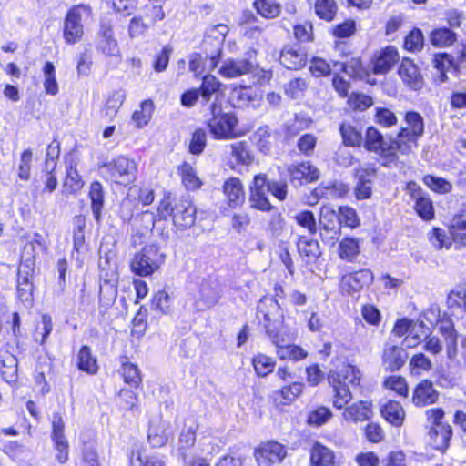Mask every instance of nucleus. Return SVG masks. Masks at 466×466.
<instances>
[{"label":"nucleus","instance_id":"1","mask_svg":"<svg viewBox=\"0 0 466 466\" xmlns=\"http://www.w3.org/2000/svg\"><path fill=\"white\" fill-rule=\"evenodd\" d=\"M256 318L258 325L271 343H278L288 332L284 314L278 300L268 296L261 298L257 306Z\"/></svg>","mask_w":466,"mask_h":466},{"label":"nucleus","instance_id":"2","mask_svg":"<svg viewBox=\"0 0 466 466\" xmlns=\"http://www.w3.org/2000/svg\"><path fill=\"white\" fill-rule=\"evenodd\" d=\"M328 381L333 389V406L340 410L352 399L351 390L360 385V372L353 365H343L339 370L329 371Z\"/></svg>","mask_w":466,"mask_h":466},{"label":"nucleus","instance_id":"3","mask_svg":"<svg viewBox=\"0 0 466 466\" xmlns=\"http://www.w3.org/2000/svg\"><path fill=\"white\" fill-rule=\"evenodd\" d=\"M400 145L398 137H384L383 135L375 127L367 128L365 137L363 138V147L369 151L376 154L380 157L381 166L386 167H397L399 162V154H400Z\"/></svg>","mask_w":466,"mask_h":466},{"label":"nucleus","instance_id":"4","mask_svg":"<svg viewBox=\"0 0 466 466\" xmlns=\"http://www.w3.org/2000/svg\"><path fill=\"white\" fill-rule=\"evenodd\" d=\"M160 218L166 219L172 217L174 225L178 229H185L192 227L196 220V208L188 198H181L173 203L171 198L165 197L157 208Z\"/></svg>","mask_w":466,"mask_h":466},{"label":"nucleus","instance_id":"5","mask_svg":"<svg viewBox=\"0 0 466 466\" xmlns=\"http://www.w3.org/2000/svg\"><path fill=\"white\" fill-rule=\"evenodd\" d=\"M333 218H337L340 225L350 228H356L360 226V219L356 210L350 207H340L338 213L334 210H322L319 219V225L321 230L324 232L320 233L322 241H326L330 245L335 243L338 239V231L335 229L334 225H330Z\"/></svg>","mask_w":466,"mask_h":466},{"label":"nucleus","instance_id":"6","mask_svg":"<svg viewBox=\"0 0 466 466\" xmlns=\"http://www.w3.org/2000/svg\"><path fill=\"white\" fill-rule=\"evenodd\" d=\"M210 117L206 122L209 131L216 139H231L236 137L235 127L238 118L234 113H225L221 104L214 101L208 107Z\"/></svg>","mask_w":466,"mask_h":466},{"label":"nucleus","instance_id":"7","mask_svg":"<svg viewBox=\"0 0 466 466\" xmlns=\"http://www.w3.org/2000/svg\"><path fill=\"white\" fill-rule=\"evenodd\" d=\"M404 121L407 126L400 128L397 137L400 143V155L407 156L418 147V139L424 135V119L416 111H407Z\"/></svg>","mask_w":466,"mask_h":466},{"label":"nucleus","instance_id":"8","mask_svg":"<svg viewBox=\"0 0 466 466\" xmlns=\"http://www.w3.org/2000/svg\"><path fill=\"white\" fill-rule=\"evenodd\" d=\"M91 15L89 5L80 4L66 13L63 24V38L68 45L80 42L84 36V24Z\"/></svg>","mask_w":466,"mask_h":466},{"label":"nucleus","instance_id":"9","mask_svg":"<svg viewBox=\"0 0 466 466\" xmlns=\"http://www.w3.org/2000/svg\"><path fill=\"white\" fill-rule=\"evenodd\" d=\"M165 261V255L155 244L145 246L136 253L130 262L133 273L140 277H147L159 269Z\"/></svg>","mask_w":466,"mask_h":466},{"label":"nucleus","instance_id":"10","mask_svg":"<svg viewBox=\"0 0 466 466\" xmlns=\"http://www.w3.org/2000/svg\"><path fill=\"white\" fill-rule=\"evenodd\" d=\"M102 170L106 179L124 186L134 182L137 173L136 162L123 156L104 164Z\"/></svg>","mask_w":466,"mask_h":466},{"label":"nucleus","instance_id":"11","mask_svg":"<svg viewBox=\"0 0 466 466\" xmlns=\"http://www.w3.org/2000/svg\"><path fill=\"white\" fill-rule=\"evenodd\" d=\"M246 55L247 57L225 60L219 68V74L226 78H236L253 73L258 66L256 61L253 60L256 51L251 49Z\"/></svg>","mask_w":466,"mask_h":466},{"label":"nucleus","instance_id":"12","mask_svg":"<svg viewBox=\"0 0 466 466\" xmlns=\"http://www.w3.org/2000/svg\"><path fill=\"white\" fill-rule=\"evenodd\" d=\"M410 199L414 201V209L423 220L430 221L435 217L432 200L429 195L414 181L407 184Z\"/></svg>","mask_w":466,"mask_h":466},{"label":"nucleus","instance_id":"13","mask_svg":"<svg viewBox=\"0 0 466 466\" xmlns=\"http://www.w3.org/2000/svg\"><path fill=\"white\" fill-rule=\"evenodd\" d=\"M254 455L259 466H274L283 461L287 450L279 442L268 441L257 449Z\"/></svg>","mask_w":466,"mask_h":466},{"label":"nucleus","instance_id":"14","mask_svg":"<svg viewBox=\"0 0 466 466\" xmlns=\"http://www.w3.org/2000/svg\"><path fill=\"white\" fill-rule=\"evenodd\" d=\"M288 172L290 182L295 187L317 181L319 178V170L309 161L292 164L289 167Z\"/></svg>","mask_w":466,"mask_h":466},{"label":"nucleus","instance_id":"15","mask_svg":"<svg viewBox=\"0 0 466 466\" xmlns=\"http://www.w3.org/2000/svg\"><path fill=\"white\" fill-rule=\"evenodd\" d=\"M96 48L106 56H117L120 53L112 25L108 21L102 20L100 22Z\"/></svg>","mask_w":466,"mask_h":466},{"label":"nucleus","instance_id":"16","mask_svg":"<svg viewBox=\"0 0 466 466\" xmlns=\"http://www.w3.org/2000/svg\"><path fill=\"white\" fill-rule=\"evenodd\" d=\"M65 424L60 414L54 413L52 419V440L55 443L56 460L65 463L68 460V443L64 435Z\"/></svg>","mask_w":466,"mask_h":466},{"label":"nucleus","instance_id":"17","mask_svg":"<svg viewBox=\"0 0 466 466\" xmlns=\"http://www.w3.org/2000/svg\"><path fill=\"white\" fill-rule=\"evenodd\" d=\"M279 62L289 70H298L305 66L307 53L303 48L295 45L285 46L281 50Z\"/></svg>","mask_w":466,"mask_h":466},{"label":"nucleus","instance_id":"18","mask_svg":"<svg viewBox=\"0 0 466 466\" xmlns=\"http://www.w3.org/2000/svg\"><path fill=\"white\" fill-rule=\"evenodd\" d=\"M293 337L288 332L284 333L278 343H272L276 347V352L280 360H301L308 356V353L299 346L291 345L289 342Z\"/></svg>","mask_w":466,"mask_h":466},{"label":"nucleus","instance_id":"19","mask_svg":"<svg viewBox=\"0 0 466 466\" xmlns=\"http://www.w3.org/2000/svg\"><path fill=\"white\" fill-rule=\"evenodd\" d=\"M408 353L402 347L396 346L390 342L385 344L382 360L386 369L395 371L400 370L406 362Z\"/></svg>","mask_w":466,"mask_h":466},{"label":"nucleus","instance_id":"20","mask_svg":"<svg viewBox=\"0 0 466 466\" xmlns=\"http://www.w3.org/2000/svg\"><path fill=\"white\" fill-rule=\"evenodd\" d=\"M399 54L394 46H387L374 56L371 64L375 74H385L398 62Z\"/></svg>","mask_w":466,"mask_h":466},{"label":"nucleus","instance_id":"21","mask_svg":"<svg viewBox=\"0 0 466 466\" xmlns=\"http://www.w3.org/2000/svg\"><path fill=\"white\" fill-rule=\"evenodd\" d=\"M439 392L434 389L431 381L423 380L414 389L412 401L416 406L433 404L438 400Z\"/></svg>","mask_w":466,"mask_h":466},{"label":"nucleus","instance_id":"22","mask_svg":"<svg viewBox=\"0 0 466 466\" xmlns=\"http://www.w3.org/2000/svg\"><path fill=\"white\" fill-rule=\"evenodd\" d=\"M372 280L373 274L370 269H360L344 276L342 279V288L350 293L370 285Z\"/></svg>","mask_w":466,"mask_h":466},{"label":"nucleus","instance_id":"23","mask_svg":"<svg viewBox=\"0 0 466 466\" xmlns=\"http://www.w3.org/2000/svg\"><path fill=\"white\" fill-rule=\"evenodd\" d=\"M430 443L437 451L444 452L449 447L452 436V430L449 424L431 426L430 431Z\"/></svg>","mask_w":466,"mask_h":466},{"label":"nucleus","instance_id":"24","mask_svg":"<svg viewBox=\"0 0 466 466\" xmlns=\"http://www.w3.org/2000/svg\"><path fill=\"white\" fill-rule=\"evenodd\" d=\"M399 75L405 84L414 90L422 87V77L419 73L417 66L409 59L401 62L399 68Z\"/></svg>","mask_w":466,"mask_h":466},{"label":"nucleus","instance_id":"25","mask_svg":"<svg viewBox=\"0 0 466 466\" xmlns=\"http://www.w3.org/2000/svg\"><path fill=\"white\" fill-rule=\"evenodd\" d=\"M223 191L232 208L241 206L245 201V194L241 181L237 177H231L225 181Z\"/></svg>","mask_w":466,"mask_h":466},{"label":"nucleus","instance_id":"26","mask_svg":"<svg viewBox=\"0 0 466 466\" xmlns=\"http://www.w3.org/2000/svg\"><path fill=\"white\" fill-rule=\"evenodd\" d=\"M371 403L363 400L346 407L343 412V417L346 420H352L354 422L368 420L371 418Z\"/></svg>","mask_w":466,"mask_h":466},{"label":"nucleus","instance_id":"27","mask_svg":"<svg viewBox=\"0 0 466 466\" xmlns=\"http://www.w3.org/2000/svg\"><path fill=\"white\" fill-rule=\"evenodd\" d=\"M147 440L154 448L164 446L168 441L166 423L161 419L151 420L147 431Z\"/></svg>","mask_w":466,"mask_h":466},{"label":"nucleus","instance_id":"28","mask_svg":"<svg viewBox=\"0 0 466 466\" xmlns=\"http://www.w3.org/2000/svg\"><path fill=\"white\" fill-rule=\"evenodd\" d=\"M104 195L102 184L98 181L92 182L88 196L91 200V209L96 224H100L102 220Z\"/></svg>","mask_w":466,"mask_h":466},{"label":"nucleus","instance_id":"29","mask_svg":"<svg viewBox=\"0 0 466 466\" xmlns=\"http://www.w3.org/2000/svg\"><path fill=\"white\" fill-rule=\"evenodd\" d=\"M335 455L328 447L317 442L310 451V462L312 466H333Z\"/></svg>","mask_w":466,"mask_h":466},{"label":"nucleus","instance_id":"30","mask_svg":"<svg viewBox=\"0 0 466 466\" xmlns=\"http://www.w3.org/2000/svg\"><path fill=\"white\" fill-rule=\"evenodd\" d=\"M450 234L456 244L466 246V209L453 217L450 225Z\"/></svg>","mask_w":466,"mask_h":466},{"label":"nucleus","instance_id":"31","mask_svg":"<svg viewBox=\"0 0 466 466\" xmlns=\"http://www.w3.org/2000/svg\"><path fill=\"white\" fill-rule=\"evenodd\" d=\"M198 425L195 419L187 418L185 420L184 427L180 432L178 441V451H182L194 446L196 442V431Z\"/></svg>","mask_w":466,"mask_h":466},{"label":"nucleus","instance_id":"32","mask_svg":"<svg viewBox=\"0 0 466 466\" xmlns=\"http://www.w3.org/2000/svg\"><path fill=\"white\" fill-rule=\"evenodd\" d=\"M256 93L249 87L239 86L233 88L229 101L234 107H244L255 100Z\"/></svg>","mask_w":466,"mask_h":466},{"label":"nucleus","instance_id":"33","mask_svg":"<svg viewBox=\"0 0 466 466\" xmlns=\"http://www.w3.org/2000/svg\"><path fill=\"white\" fill-rule=\"evenodd\" d=\"M333 68H339L352 78L362 79L365 76V70L360 58H351L347 62L331 61Z\"/></svg>","mask_w":466,"mask_h":466},{"label":"nucleus","instance_id":"34","mask_svg":"<svg viewBox=\"0 0 466 466\" xmlns=\"http://www.w3.org/2000/svg\"><path fill=\"white\" fill-rule=\"evenodd\" d=\"M382 417L394 426H400L404 420V410L397 401H389L381 409Z\"/></svg>","mask_w":466,"mask_h":466},{"label":"nucleus","instance_id":"35","mask_svg":"<svg viewBox=\"0 0 466 466\" xmlns=\"http://www.w3.org/2000/svg\"><path fill=\"white\" fill-rule=\"evenodd\" d=\"M431 44L437 47H446L457 40L456 34L447 27L434 29L430 35Z\"/></svg>","mask_w":466,"mask_h":466},{"label":"nucleus","instance_id":"36","mask_svg":"<svg viewBox=\"0 0 466 466\" xmlns=\"http://www.w3.org/2000/svg\"><path fill=\"white\" fill-rule=\"evenodd\" d=\"M343 144L348 147H360L363 143L360 131L348 123H342L339 127Z\"/></svg>","mask_w":466,"mask_h":466},{"label":"nucleus","instance_id":"37","mask_svg":"<svg viewBox=\"0 0 466 466\" xmlns=\"http://www.w3.org/2000/svg\"><path fill=\"white\" fill-rule=\"evenodd\" d=\"M228 33V25L219 24L212 26L204 40V47L207 49L208 45H213L217 48H222L225 37Z\"/></svg>","mask_w":466,"mask_h":466},{"label":"nucleus","instance_id":"38","mask_svg":"<svg viewBox=\"0 0 466 466\" xmlns=\"http://www.w3.org/2000/svg\"><path fill=\"white\" fill-rule=\"evenodd\" d=\"M77 367L79 370L89 374H95L97 371L96 360L92 356L88 346H83L77 356Z\"/></svg>","mask_w":466,"mask_h":466},{"label":"nucleus","instance_id":"39","mask_svg":"<svg viewBox=\"0 0 466 466\" xmlns=\"http://www.w3.org/2000/svg\"><path fill=\"white\" fill-rule=\"evenodd\" d=\"M297 246L299 253L309 259H315L320 254L319 242L305 236L299 237Z\"/></svg>","mask_w":466,"mask_h":466},{"label":"nucleus","instance_id":"40","mask_svg":"<svg viewBox=\"0 0 466 466\" xmlns=\"http://www.w3.org/2000/svg\"><path fill=\"white\" fill-rule=\"evenodd\" d=\"M304 385L300 382H294L281 390L274 392L275 400H279L280 404L286 405L293 401L303 390Z\"/></svg>","mask_w":466,"mask_h":466},{"label":"nucleus","instance_id":"41","mask_svg":"<svg viewBox=\"0 0 466 466\" xmlns=\"http://www.w3.org/2000/svg\"><path fill=\"white\" fill-rule=\"evenodd\" d=\"M83 185L84 183L81 179V177L76 168V164L71 161L66 165V177L65 179L64 187L68 193H76L82 188Z\"/></svg>","mask_w":466,"mask_h":466},{"label":"nucleus","instance_id":"42","mask_svg":"<svg viewBox=\"0 0 466 466\" xmlns=\"http://www.w3.org/2000/svg\"><path fill=\"white\" fill-rule=\"evenodd\" d=\"M178 171L182 178V183L187 189L196 190L200 187L201 182L198 177L195 169L189 163L184 162L178 167Z\"/></svg>","mask_w":466,"mask_h":466},{"label":"nucleus","instance_id":"43","mask_svg":"<svg viewBox=\"0 0 466 466\" xmlns=\"http://www.w3.org/2000/svg\"><path fill=\"white\" fill-rule=\"evenodd\" d=\"M433 66L441 73V81L447 80L446 71L451 68H457L455 58L447 53L436 54L433 57Z\"/></svg>","mask_w":466,"mask_h":466},{"label":"nucleus","instance_id":"44","mask_svg":"<svg viewBox=\"0 0 466 466\" xmlns=\"http://www.w3.org/2000/svg\"><path fill=\"white\" fill-rule=\"evenodd\" d=\"M230 148L231 155L238 163L249 166L254 161V156L246 142L240 141L234 143L230 146Z\"/></svg>","mask_w":466,"mask_h":466},{"label":"nucleus","instance_id":"45","mask_svg":"<svg viewBox=\"0 0 466 466\" xmlns=\"http://www.w3.org/2000/svg\"><path fill=\"white\" fill-rule=\"evenodd\" d=\"M360 253V242L354 238H344L339 242V257L348 261H352Z\"/></svg>","mask_w":466,"mask_h":466},{"label":"nucleus","instance_id":"46","mask_svg":"<svg viewBox=\"0 0 466 466\" xmlns=\"http://www.w3.org/2000/svg\"><path fill=\"white\" fill-rule=\"evenodd\" d=\"M125 100V95L121 91L114 92L106 100L103 114L108 120H112L117 114Z\"/></svg>","mask_w":466,"mask_h":466},{"label":"nucleus","instance_id":"47","mask_svg":"<svg viewBox=\"0 0 466 466\" xmlns=\"http://www.w3.org/2000/svg\"><path fill=\"white\" fill-rule=\"evenodd\" d=\"M254 5L258 13L268 19L279 16L281 12L280 5L272 0H257Z\"/></svg>","mask_w":466,"mask_h":466},{"label":"nucleus","instance_id":"48","mask_svg":"<svg viewBox=\"0 0 466 466\" xmlns=\"http://www.w3.org/2000/svg\"><path fill=\"white\" fill-rule=\"evenodd\" d=\"M121 374L124 381L132 387L137 388L141 383V375L138 367L131 362H123Z\"/></svg>","mask_w":466,"mask_h":466},{"label":"nucleus","instance_id":"49","mask_svg":"<svg viewBox=\"0 0 466 466\" xmlns=\"http://www.w3.org/2000/svg\"><path fill=\"white\" fill-rule=\"evenodd\" d=\"M422 180L429 188L438 194H447L452 189L451 183L442 177L427 175Z\"/></svg>","mask_w":466,"mask_h":466},{"label":"nucleus","instance_id":"50","mask_svg":"<svg viewBox=\"0 0 466 466\" xmlns=\"http://www.w3.org/2000/svg\"><path fill=\"white\" fill-rule=\"evenodd\" d=\"M219 87L220 82L214 76L206 75L203 76L200 89H198L203 101L208 103L211 96L218 91Z\"/></svg>","mask_w":466,"mask_h":466},{"label":"nucleus","instance_id":"51","mask_svg":"<svg viewBox=\"0 0 466 466\" xmlns=\"http://www.w3.org/2000/svg\"><path fill=\"white\" fill-rule=\"evenodd\" d=\"M447 304L449 309L453 310L452 314H455V311L464 312L466 308V290L464 289L451 290L448 295Z\"/></svg>","mask_w":466,"mask_h":466},{"label":"nucleus","instance_id":"52","mask_svg":"<svg viewBox=\"0 0 466 466\" xmlns=\"http://www.w3.org/2000/svg\"><path fill=\"white\" fill-rule=\"evenodd\" d=\"M154 109L153 102L150 100L143 101L140 109L136 110L132 115V119L138 127L146 126L151 118Z\"/></svg>","mask_w":466,"mask_h":466},{"label":"nucleus","instance_id":"53","mask_svg":"<svg viewBox=\"0 0 466 466\" xmlns=\"http://www.w3.org/2000/svg\"><path fill=\"white\" fill-rule=\"evenodd\" d=\"M74 223V249L76 251H79L85 244V228H86V218L83 216H76L73 219Z\"/></svg>","mask_w":466,"mask_h":466},{"label":"nucleus","instance_id":"54","mask_svg":"<svg viewBox=\"0 0 466 466\" xmlns=\"http://www.w3.org/2000/svg\"><path fill=\"white\" fill-rule=\"evenodd\" d=\"M315 11L321 19L331 21L335 16L337 5L334 0H317Z\"/></svg>","mask_w":466,"mask_h":466},{"label":"nucleus","instance_id":"55","mask_svg":"<svg viewBox=\"0 0 466 466\" xmlns=\"http://www.w3.org/2000/svg\"><path fill=\"white\" fill-rule=\"evenodd\" d=\"M44 87L47 94L55 96L58 93V85L56 79L55 66L51 62H46L44 66Z\"/></svg>","mask_w":466,"mask_h":466},{"label":"nucleus","instance_id":"56","mask_svg":"<svg viewBox=\"0 0 466 466\" xmlns=\"http://www.w3.org/2000/svg\"><path fill=\"white\" fill-rule=\"evenodd\" d=\"M253 366L258 376L265 377L273 370L275 361L267 355L258 354L253 358Z\"/></svg>","mask_w":466,"mask_h":466},{"label":"nucleus","instance_id":"57","mask_svg":"<svg viewBox=\"0 0 466 466\" xmlns=\"http://www.w3.org/2000/svg\"><path fill=\"white\" fill-rule=\"evenodd\" d=\"M171 305V298L165 290L157 291L152 299V309L162 314H169Z\"/></svg>","mask_w":466,"mask_h":466},{"label":"nucleus","instance_id":"58","mask_svg":"<svg viewBox=\"0 0 466 466\" xmlns=\"http://www.w3.org/2000/svg\"><path fill=\"white\" fill-rule=\"evenodd\" d=\"M308 83L304 78H295L285 86V93L292 99H298L304 96L308 88Z\"/></svg>","mask_w":466,"mask_h":466},{"label":"nucleus","instance_id":"59","mask_svg":"<svg viewBox=\"0 0 466 466\" xmlns=\"http://www.w3.org/2000/svg\"><path fill=\"white\" fill-rule=\"evenodd\" d=\"M207 143V133L203 128H198L192 134L188 150L193 155H199L203 152Z\"/></svg>","mask_w":466,"mask_h":466},{"label":"nucleus","instance_id":"60","mask_svg":"<svg viewBox=\"0 0 466 466\" xmlns=\"http://www.w3.org/2000/svg\"><path fill=\"white\" fill-rule=\"evenodd\" d=\"M375 120L380 126L386 128L396 126L398 123L395 113L386 107H376Z\"/></svg>","mask_w":466,"mask_h":466},{"label":"nucleus","instance_id":"61","mask_svg":"<svg viewBox=\"0 0 466 466\" xmlns=\"http://www.w3.org/2000/svg\"><path fill=\"white\" fill-rule=\"evenodd\" d=\"M266 193L267 191L250 192V207L261 211H270L273 208V207L270 204L268 198H267Z\"/></svg>","mask_w":466,"mask_h":466},{"label":"nucleus","instance_id":"62","mask_svg":"<svg viewBox=\"0 0 466 466\" xmlns=\"http://www.w3.org/2000/svg\"><path fill=\"white\" fill-rule=\"evenodd\" d=\"M410 367L413 373L420 374L421 372L429 371L431 367V360L423 353H417L410 360Z\"/></svg>","mask_w":466,"mask_h":466},{"label":"nucleus","instance_id":"63","mask_svg":"<svg viewBox=\"0 0 466 466\" xmlns=\"http://www.w3.org/2000/svg\"><path fill=\"white\" fill-rule=\"evenodd\" d=\"M377 176V168L373 164H364L355 169L357 182L373 184Z\"/></svg>","mask_w":466,"mask_h":466},{"label":"nucleus","instance_id":"64","mask_svg":"<svg viewBox=\"0 0 466 466\" xmlns=\"http://www.w3.org/2000/svg\"><path fill=\"white\" fill-rule=\"evenodd\" d=\"M130 466H165L164 461L157 456L143 457L139 452H132Z\"/></svg>","mask_w":466,"mask_h":466}]
</instances>
